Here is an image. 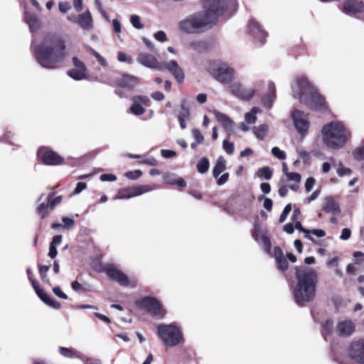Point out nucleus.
<instances>
[{
    "label": "nucleus",
    "mask_w": 364,
    "mask_h": 364,
    "mask_svg": "<svg viewBox=\"0 0 364 364\" xmlns=\"http://www.w3.org/2000/svg\"><path fill=\"white\" fill-rule=\"evenodd\" d=\"M156 188L154 184L141 185L122 188L116 196L117 199H128L132 197L140 196L144 193L151 191Z\"/></svg>",
    "instance_id": "f8f14e48"
},
{
    "label": "nucleus",
    "mask_w": 364,
    "mask_h": 364,
    "mask_svg": "<svg viewBox=\"0 0 364 364\" xmlns=\"http://www.w3.org/2000/svg\"><path fill=\"white\" fill-rule=\"evenodd\" d=\"M26 21L29 25V27L31 30H36L39 28V20L36 15L30 14L28 13L26 14Z\"/></svg>",
    "instance_id": "72a5a7b5"
},
{
    "label": "nucleus",
    "mask_w": 364,
    "mask_h": 364,
    "mask_svg": "<svg viewBox=\"0 0 364 364\" xmlns=\"http://www.w3.org/2000/svg\"><path fill=\"white\" fill-rule=\"evenodd\" d=\"M321 133L324 144L332 149H340L348 141V131L340 122H331L324 124Z\"/></svg>",
    "instance_id": "39448f33"
},
{
    "label": "nucleus",
    "mask_w": 364,
    "mask_h": 364,
    "mask_svg": "<svg viewBox=\"0 0 364 364\" xmlns=\"http://www.w3.org/2000/svg\"><path fill=\"white\" fill-rule=\"evenodd\" d=\"M225 161L223 158H219L213 167V176L215 178H218L220 174L225 170Z\"/></svg>",
    "instance_id": "2f4dec72"
},
{
    "label": "nucleus",
    "mask_w": 364,
    "mask_h": 364,
    "mask_svg": "<svg viewBox=\"0 0 364 364\" xmlns=\"http://www.w3.org/2000/svg\"><path fill=\"white\" fill-rule=\"evenodd\" d=\"M188 48L198 53L208 52L211 48V43L208 40H195L188 43Z\"/></svg>",
    "instance_id": "393cba45"
},
{
    "label": "nucleus",
    "mask_w": 364,
    "mask_h": 364,
    "mask_svg": "<svg viewBox=\"0 0 364 364\" xmlns=\"http://www.w3.org/2000/svg\"><path fill=\"white\" fill-rule=\"evenodd\" d=\"M272 154L277 159L283 160L286 159V153L282 151L277 146H274L272 149Z\"/></svg>",
    "instance_id": "de8ad7c7"
},
{
    "label": "nucleus",
    "mask_w": 364,
    "mask_h": 364,
    "mask_svg": "<svg viewBox=\"0 0 364 364\" xmlns=\"http://www.w3.org/2000/svg\"><path fill=\"white\" fill-rule=\"evenodd\" d=\"M74 68L68 71V75L75 80H80L86 77L87 68L83 62L77 57L73 58Z\"/></svg>",
    "instance_id": "aec40b11"
},
{
    "label": "nucleus",
    "mask_w": 364,
    "mask_h": 364,
    "mask_svg": "<svg viewBox=\"0 0 364 364\" xmlns=\"http://www.w3.org/2000/svg\"><path fill=\"white\" fill-rule=\"evenodd\" d=\"M315 182L316 181L313 177H309L306 179L305 183V189L307 192H309L312 189Z\"/></svg>",
    "instance_id": "338daca9"
},
{
    "label": "nucleus",
    "mask_w": 364,
    "mask_h": 364,
    "mask_svg": "<svg viewBox=\"0 0 364 364\" xmlns=\"http://www.w3.org/2000/svg\"><path fill=\"white\" fill-rule=\"evenodd\" d=\"M263 198H264V203H263L264 208L269 211L272 210V205H273V202H272V199H270L269 198H265L264 196H260L259 198V200H261Z\"/></svg>",
    "instance_id": "5fc2aeb1"
},
{
    "label": "nucleus",
    "mask_w": 364,
    "mask_h": 364,
    "mask_svg": "<svg viewBox=\"0 0 364 364\" xmlns=\"http://www.w3.org/2000/svg\"><path fill=\"white\" fill-rule=\"evenodd\" d=\"M91 53L97 59V61L102 65H107V60L104 57H102L99 53L95 51V50H92Z\"/></svg>",
    "instance_id": "0e129e2a"
},
{
    "label": "nucleus",
    "mask_w": 364,
    "mask_h": 364,
    "mask_svg": "<svg viewBox=\"0 0 364 364\" xmlns=\"http://www.w3.org/2000/svg\"><path fill=\"white\" fill-rule=\"evenodd\" d=\"M287 177L288 181H291L295 183H300L301 178V175L296 172L287 173Z\"/></svg>",
    "instance_id": "6e6d98bb"
},
{
    "label": "nucleus",
    "mask_w": 364,
    "mask_h": 364,
    "mask_svg": "<svg viewBox=\"0 0 364 364\" xmlns=\"http://www.w3.org/2000/svg\"><path fill=\"white\" fill-rule=\"evenodd\" d=\"M294 222H295L294 228H296V230H299L301 232H304L306 234L305 237L306 238H308L309 240H311L312 242H315L314 239L309 235V234H310L309 230L304 228L302 226L301 223L300 221H294Z\"/></svg>",
    "instance_id": "a19ab883"
},
{
    "label": "nucleus",
    "mask_w": 364,
    "mask_h": 364,
    "mask_svg": "<svg viewBox=\"0 0 364 364\" xmlns=\"http://www.w3.org/2000/svg\"><path fill=\"white\" fill-rule=\"evenodd\" d=\"M117 59L120 62L127 63L129 64L133 63V58L127 55L126 53L120 51L117 54Z\"/></svg>",
    "instance_id": "37998d69"
},
{
    "label": "nucleus",
    "mask_w": 364,
    "mask_h": 364,
    "mask_svg": "<svg viewBox=\"0 0 364 364\" xmlns=\"http://www.w3.org/2000/svg\"><path fill=\"white\" fill-rule=\"evenodd\" d=\"M296 284L293 294L295 301L300 306L311 302L316 297L318 274L315 269L299 266L295 267Z\"/></svg>",
    "instance_id": "7ed1b4c3"
},
{
    "label": "nucleus",
    "mask_w": 364,
    "mask_h": 364,
    "mask_svg": "<svg viewBox=\"0 0 364 364\" xmlns=\"http://www.w3.org/2000/svg\"><path fill=\"white\" fill-rule=\"evenodd\" d=\"M353 158L357 161L364 160V146L357 147L353 152Z\"/></svg>",
    "instance_id": "79ce46f5"
},
{
    "label": "nucleus",
    "mask_w": 364,
    "mask_h": 364,
    "mask_svg": "<svg viewBox=\"0 0 364 364\" xmlns=\"http://www.w3.org/2000/svg\"><path fill=\"white\" fill-rule=\"evenodd\" d=\"M191 115L189 108H188L184 103L181 105V110L178 117H181L183 118L189 119Z\"/></svg>",
    "instance_id": "603ef678"
},
{
    "label": "nucleus",
    "mask_w": 364,
    "mask_h": 364,
    "mask_svg": "<svg viewBox=\"0 0 364 364\" xmlns=\"http://www.w3.org/2000/svg\"><path fill=\"white\" fill-rule=\"evenodd\" d=\"M352 171L349 168L345 167L342 164H340L337 169V173L339 176L343 177L346 175H350Z\"/></svg>",
    "instance_id": "09e8293b"
},
{
    "label": "nucleus",
    "mask_w": 364,
    "mask_h": 364,
    "mask_svg": "<svg viewBox=\"0 0 364 364\" xmlns=\"http://www.w3.org/2000/svg\"><path fill=\"white\" fill-rule=\"evenodd\" d=\"M299 92L294 95L301 103L315 111H326L328 109L325 97H323L306 77L297 80Z\"/></svg>",
    "instance_id": "20e7f679"
},
{
    "label": "nucleus",
    "mask_w": 364,
    "mask_h": 364,
    "mask_svg": "<svg viewBox=\"0 0 364 364\" xmlns=\"http://www.w3.org/2000/svg\"><path fill=\"white\" fill-rule=\"evenodd\" d=\"M288 186L279 183L278 193L281 197H285L288 193Z\"/></svg>",
    "instance_id": "774afa93"
},
{
    "label": "nucleus",
    "mask_w": 364,
    "mask_h": 364,
    "mask_svg": "<svg viewBox=\"0 0 364 364\" xmlns=\"http://www.w3.org/2000/svg\"><path fill=\"white\" fill-rule=\"evenodd\" d=\"M207 71L222 84H230L234 79L235 70L220 60H209Z\"/></svg>",
    "instance_id": "423d86ee"
},
{
    "label": "nucleus",
    "mask_w": 364,
    "mask_h": 364,
    "mask_svg": "<svg viewBox=\"0 0 364 364\" xmlns=\"http://www.w3.org/2000/svg\"><path fill=\"white\" fill-rule=\"evenodd\" d=\"M261 240H262L264 246L265 247V248L268 251H269L270 248H271V246H272L269 237L266 234H262L261 235Z\"/></svg>",
    "instance_id": "052dcab7"
},
{
    "label": "nucleus",
    "mask_w": 364,
    "mask_h": 364,
    "mask_svg": "<svg viewBox=\"0 0 364 364\" xmlns=\"http://www.w3.org/2000/svg\"><path fill=\"white\" fill-rule=\"evenodd\" d=\"M192 135L194 137L196 141H197V143H203L204 137L199 129H193L192 130Z\"/></svg>",
    "instance_id": "864d4df0"
},
{
    "label": "nucleus",
    "mask_w": 364,
    "mask_h": 364,
    "mask_svg": "<svg viewBox=\"0 0 364 364\" xmlns=\"http://www.w3.org/2000/svg\"><path fill=\"white\" fill-rule=\"evenodd\" d=\"M155 38L160 42H165L167 41V36L164 31H159L154 34Z\"/></svg>",
    "instance_id": "69168bd1"
},
{
    "label": "nucleus",
    "mask_w": 364,
    "mask_h": 364,
    "mask_svg": "<svg viewBox=\"0 0 364 364\" xmlns=\"http://www.w3.org/2000/svg\"><path fill=\"white\" fill-rule=\"evenodd\" d=\"M274 257L275 259L277 268L281 272H285L289 268V263L284 255L283 250L279 246L274 248Z\"/></svg>",
    "instance_id": "b1692460"
},
{
    "label": "nucleus",
    "mask_w": 364,
    "mask_h": 364,
    "mask_svg": "<svg viewBox=\"0 0 364 364\" xmlns=\"http://www.w3.org/2000/svg\"><path fill=\"white\" fill-rule=\"evenodd\" d=\"M343 13L353 16L364 13V2L361 0H346L343 3Z\"/></svg>",
    "instance_id": "412c9836"
},
{
    "label": "nucleus",
    "mask_w": 364,
    "mask_h": 364,
    "mask_svg": "<svg viewBox=\"0 0 364 364\" xmlns=\"http://www.w3.org/2000/svg\"><path fill=\"white\" fill-rule=\"evenodd\" d=\"M262 228L261 227L257 225V224H255V226H254V229L252 230V237L255 240H258L259 238L261 239V235H262Z\"/></svg>",
    "instance_id": "3c124183"
},
{
    "label": "nucleus",
    "mask_w": 364,
    "mask_h": 364,
    "mask_svg": "<svg viewBox=\"0 0 364 364\" xmlns=\"http://www.w3.org/2000/svg\"><path fill=\"white\" fill-rule=\"evenodd\" d=\"M164 63V69H167L171 73L178 84L183 82L185 78L183 70L178 65L176 60H172Z\"/></svg>",
    "instance_id": "5701e85b"
},
{
    "label": "nucleus",
    "mask_w": 364,
    "mask_h": 364,
    "mask_svg": "<svg viewBox=\"0 0 364 364\" xmlns=\"http://www.w3.org/2000/svg\"><path fill=\"white\" fill-rule=\"evenodd\" d=\"M292 119L294 120V126L299 133L304 135L305 134L309 128V122L305 117L304 112L298 109H295L291 114Z\"/></svg>",
    "instance_id": "6ab92c4d"
},
{
    "label": "nucleus",
    "mask_w": 364,
    "mask_h": 364,
    "mask_svg": "<svg viewBox=\"0 0 364 364\" xmlns=\"http://www.w3.org/2000/svg\"><path fill=\"white\" fill-rule=\"evenodd\" d=\"M53 293L59 298L63 299H67L68 296L60 289V287H55L53 288Z\"/></svg>",
    "instance_id": "680f3d73"
},
{
    "label": "nucleus",
    "mask_w": 364,
    "mask_h": 364,
    "mask_svg": "<svg viewBox=\"0 0 364 364\" xmlns=\"http://www.w3.org/2000/svg\"><path fill=\"white\" fill-rule=\"evenodd\" d=\"M323 210L326 213H330L334 215L339 214L341 213L339 205L331 197L326 199Z\"/></svg>",
    "instance_id": "7c9ffc66"
},
{
    "label": "nucleus",
    "mask_w": 364,
    "mask_h": 364,
    "mask_svg": "<svg viewBox=\"0 0 364 364\" xmlns=\"http://www.w3.org/2000/svg\"><path fill=\"white\" fill-rule=\"evenodd\" d=\"M291 209H292V207H291V203L287 204L284 207V210H283V211H282V214L280 215V217H279V223H283V222L285 221V220L287 219L288 215L291 211Z\"/></svg>",
    "instance_id": "49530a36"
},
{
    "label": "nucleus",
    "mask_w": 364,
    "mask_h": 364,
    "mask_svg": "<svg viewBox=\"0 0 364 364\" xmlns=\"http://www.w3.org/2000/svg\"><path fill=\"white\" fill-rule=\"evenodd\" d=\"M157 334L164 345L173 347L183 341V333L175 324H159Z\"/></svg>",
    "instance_id": "0eeeda50"
},
{
    "label": "nucleus",
    "mask_w": 364,
    "mask_h": 364,
    "mask_svg": "<svg viewBox=\"0 0 364 364\" xmlns=\"http://www.w3.org/2000/svg\"><path fill=\"white\" fill-rule=\"evenodd\" d=\"M58 351L61 355L68 358H78V352L73 348L60 346Z\"/></svg>",
    "instance_id": "473e14b6"
},
{
    "label": "nucleus",
    "mask_w": 364,
    "mask_h": 364,
    "mask_svg": "<svg viewBox=\"0 0 364 364\" xmlns=\"http://www.w3.org/2000/svg\"><path fill=\"white\" fill-rule=\"evenodd\" d=\"M268 126L265 124H263L258 127H255L253 128V132L258 139L262 140L264 139L268 132Z\"/></svg>",
    "instance_id": "c9c22d12"
},
{
    "label": "nucleus",
    "mask_w": 364,
    "mask_h": 364,
    "mask_svg": "<svg viewBox=\"0 0 364 364\" xmlns=\"http://www.w3.org/2000/svg\"><path fill=\"white\" fill-rule=\"evenodd\" d=\"M257 108L253 107L251 112L246 113L245 121L249 124H253L255 122L257 117L256 114L257 112Z\"/></svg>",
    "instance_id": "ea45409f"
},
{
    "label": "nucleus",
    "mask_w": 364,
    "mask_h": 364,
    "mask_svg": "<svg viewBox=\"0 0 364 364\" xmlns=\"http://www.w3.org/2000/svg\"><path fill=\"white\" fill-rule=\"evenodd\" d=\"M135 305L138 309L144 310L152 316L158 318H164L166 314V310L164 308L162 304L152 296H144L136 301Z\"/></svg>",
    "instance_id": "6e6552de"
},
{
    "label": "nucleus",
    "mask_w": 364,
    "mask_h": 364,
    "mask_svg": "<svg viewBox=\"0 0 364 364\" xmlns=\"http://www.w3.org/2000/svg\"><path fill=\"white\" fill-rule=\"evenodd\" d=\"M247 26L249 33L261 44H264L268 34L262 28L260 23L255 19L252 18L249 21Z\"/></svg>",
    "instance_id": "a211bd4d"
},
{
    "label": "nucleus",
    "mask_w": 364,
    "mask_h": 364,
    "mask_svg": "<svg viewBox=\"0 0 364 364\" xmlns=\"http://www.w3.org/2000/svg\"><path fill=\"white\" fill-rule=\"evenodd\" d=\"M142 172L140 170L129 171L125 173L124 176L131 180H136L141 177Z\"/></svg>",
    "instance_id": "a18cd8bd"
},
{
    "label": "nucleus",
    "mask_w": 364,
    "mask_h": 364,
    "mask_svg": "<svg viewBox=\"0 0 364 364\" xmlns=\"http://www.w3.org/2000/svg\"><path fill=\"white\" fill-rule=\"evenodd\" d=\"M268 87L269 92L262 97V102L264 107L270 109L276 97V87L274 82H269Z\"/></svg>",
    "instance_id": "bb28decb"
},
{
    "label": "nucleus",
    "mask_w": 364,
    "mask_h": 364,
    "mask_svg": "<svg viewBox=\"0 0 364 364\" xmlns=\"http://www.w3.org/2000/svg\"><path fill=\"white\" fill-rule=\"evenodd\" d=\"M137 62L144 67L158 70H164V63L159 62L155 56L147 53H139L136 58Z\"/></svg>",
    "instance_id": "2eb2a0df"
},
{
    "label": "nucleus",
    "mask_w": 364,
    "mask_h": 364,
    "mask_svg": "<svg viewBox=\"0 0 364 364\" xmlns=\"http://www.w3.org/2000/svg\"><path fill=\"white\" fill-rule=\"evenodd\" d=\"M114 84L120 87L132 90L140 82V79L134 75L123 73L114 80Z\"/></svg>",
    "instance_id": "f3484780"
},
{
    "label": "nucleus",
    "mask_w": 364,
    "mask_h": 364,
    "mask_svg": "<svg viewBox=\"0 0 364 364\" xmlns=\"http://www.w3.org/2000/svg\"><path fill=\"white\" fill-rule=\"evenodd\" d=\"M350 359L357 363L364 364V339H358L350 343L348 349Z\"/></svg>",
    "instance_id": "ddd939ff"
},
{
    "label": "nucleus",
    "mask_w": 364,
    "mask_h": 364,
    "mask_svg": "<svg viewBox=\"0 0 364 364\" xmlns=\"http://www.w3.org/2000/svg\"><path fill=\"white\" fill-rule=\"evenodd\" d=\"M105 273L110 279L117 282L122 287H136L135 282H131L128 277L120 269L115 267H108L105 269Z\"/></svg>",
    "instance_id": "4468645a"
},
{
    "label": "nucleus",
    "mask_w": 364,
    "mask_h": 364,
    "mask_svg": "<svg viewBox=\"0 0 364 364\" xmlns=\"http://www.w3.org/2000/svg\"><path fill=\"white\" fill-rule=\"evenodd\" d=\"M230 91L235 96L245 100H249L254 96L255 90L245 88L240 83L235 82L229 85Z\"/></svg>",
    "instance_id": "4be33fe9"
},
{
    "label": "nucleus",
    "mask_w": 364,
    "mask_h": 364,
    "mask_svg": "<svg viewBox=\"0 0 364 364\" xmlns=\"http://www.w3.org/2000/svg\"><path fill=\"white\" fill-rule=\"evenodd\" d=\"M223 147L225 152L228 154H232L234 152L235 146L232 142L228 140H224L223 142Z\"/></svg>",
    "instance_id": "8fccbe9b"
},
{
    "label": "nucleus",
    "mask_w": 364,
    "mask_h": 364,
    "mask_svg": "<svg viewBox=\"0 0 364 364\" xmlns=\"http://www.w3.org/2000/svg\"><path fill=\"white\" fill-rule=\"evenodd\" d=\"M299 155L300 158L302 159L304 164H309L311 160V156L309 152L305 150L299 151Z\"/></svg>",
    "instance_id": "bf43d9fd"
},
{
    "label": "nucleus",
    "mask_w": 364,
    "mask_h": 364,
    "mask_svg": "<svg viewBox=\"0 0 364 364\" xmlns=\"http://www.w3.org/2000/svg\"><path fill=\"white\" fill-rule=\"evenodd\" d=\"M130 21L132 26L137 29L144 28V24L141 23L140 17L137 15H132L130 18Z\"/></svg>",
    "instance_id": "c03bdc74"
},
{
    "label": "nucleus",
    "mask_w": 364,
    "mask_h": 364,
    "mask_svg": "<svg viewBox=\"0 0 364 364\" xmlns=\"http://www.w3.org/2000/svg\"><path fill=\"white\" fill-rule=\"evenodd\" d=\"M71 288L74 291L80 294H85L92 291V285L87 282H83L81 275H78L77 280L71 283Z\"/></svg>",
    "instance_id": "cd10ccee"
},
{
    "label": "nucleus",
    "mask_w": 364,
    "mask_h": 364,
    "mask_svg": "<svg viewBox=\"0 0 364 364\" xmlns=\"http://www.w3.org/2000/svg\"><path fill=\"white\" fill-rule=\"evenodd\" d=\"M55 193L54 192L50 193L47 196L46 203H41L37 206L36 211L41 219L44 220L48 218L50 213L62 202L63 196H55Z\"/></svg>",
    "instance_id": "9b49d317"
},
{
    "label": "nucleus",
    "mask_w": 364,
    "mask_h": 364,
    "mask_svg": "<svg viewBox=\"0 0 364 364\" xmlns=\"http://www.w3.org/2000/svg\"><path fill=\"white\" fill-rule=\"evenodd\" d=\"M62 221L63 223V228L65 229H69L75 224L74 220L68 217H63Z\"/></svg>",
    "instance_id": "4d7b16f0"
},
{
    "label": "nucleus",
    "mask_w": 364,
    "mask_h": 364,
    "mask_svg": "<svg viewBox=\"0 0 364 364\" xmlns=\"http://www.w3.org/2000/svg\"><path fill=\"white\" fill-rule=\"evenodd\" d=\"M235 5V0H204V14L196 13L180 21L179 28L188 33H200L208 24L215 23L225 11Z\"/></svg>",
    "instance_id": "f257e3e1"
},
{
    "label": "nucleus",
    "mask_w": 364,
    "mask_h": 364,
    "mask_svg": "<svg viewBox=\"0 0 364 364\" xmlns=\"http://www.w3.org/2000/svg\"><path fill=\"white\" fill-rule=\"evenodd\" d=\"M176 177L175 175L171 173H166L164 176V182L166 184L174 185Z\"/></svg>",
    "instance_id": "13d9d810"
},
{
    "label": "nucleus",
    "mask_w": 364,
    "mask_h": 364,
    "mask_svg": "<svg viewBox=\"0 0 364 364\" xmlns=\"http://www.w3.org/2000/svg\"><path fill=\"white\" fill-rule=\"evenodd\" d=\"M209 167V160L206 157L201 158L196 165L197 171L200 173H206L208 171Z\"/></svg>",
    "instance_id": "4c0bfd02"
},
{
    "label": "nucleus",
    "mask_w": 364,
    "mask_h": 364,
    "mask_svg": "<svg viewBox=\"0 0 364 364\" xmlns=\"http://www.w3.org/2000/svg\"><path fill=\"white\" fill-rule=\"evenodd\" d=\"M38 267L39 274L41 276L42 281L46 283L48 285L51 286L52 284L47 277V272L49 271L50 265H43L41 264H38Z\"/></svg>",
    "instance_id": "f704fd0d"
},
{
    "label": "nucleus",
    "mask_w": 364,
    "mask_h": 364,
    "mask_svg": "<svg viewBox=\"0 0 364 364\" xmlns=\"http://www.w3.org/2000/svg\"><path fill=\"white\" fill-rule=\"evenodd\" d=\"M77 23L84 30H91L93 26L92 17L89 11L78 15L77 18Z\"/></svg>",
    "instance_id": "c85d7f7f"
},
{
    "label": "nucleus",
    "mask_w": 364,
    "mask_h": 364,
    "mask_svg": "<svg viewBox=\"0 0 364 364\" xmlns=\"http://www.w3.org/2000/svg\"><path fill=\"white\" fill-rule=\"evenodd\" d=\"M132 104L129 108L130 112L136 116H140L145 113L146 109L143 106H149L150 100L146 95H135L132 98Z\"/></svg>",
    "instance_id": "dca6fc26"
},
{
    "label": "nucleus",
    "mask_w": 364,
    "mask_h": 364,
    "mask_svg": "<svg viewBox=\"0 0 364 364\" xmlns=\"http://www.w3.org/2000/svg\"><path fill=\"white\" fill-rule=\"evenodd\" d=\"M336 328L340 336L348 337L355 331L353 323L347 321L339 322Z\"/></svg>",
    "instance_id": "c756f323"
},
{
    "label": "nucleus",
    "mask_w": 364,
    "mask_h": 364,
    "mask_svg": "<svg viewBox=\"0 0 364 364\" xmlns=\"http://www.w3.org/2000/svg\"><path fill=\"white\" fill-rule=\"evenodd\" d=\"M26 273L28 280L31 283L36 294L41 299V301L55 309H60L61 308V304L48 296L46 292L42 288H41L38 282L33 277V272L30 268L27 269Z\"/></svg>",
    "instance_id": "9d476101"
},
{
    "label": "nucleus",
    "mask_w": 364,
    "mask_h": 364,
    "mask_svg": "<svg viewBox=\"0 0 364 364\" xmlns=\"http://www.w3.org/2000/svg\"><path fill=\"white\" fill-rule=\"evenodd\" d=\"M66 43L64 38L55 33H47L42 42L33 50L36 61L43 68L55 69L66 57Z\"/></svg>",
    "instance_id": "f03ea898"
},
{
    "label": "nucleus",
    "mask_w": 364,
    "mask_h": 364,
    "mask_svg": "<svg viewBox=\"0 0 364 364\" xmlns=\"http://www.w3.org/2000/svg\"><path fill=\"white\" fill-rule=\"evenodd\" d=\"M100 178L102 181H114L117 180V176L112 173H103Z\"/></svg>",
    "instance_id": "e2e57ef3"
},
{
    "label": "nucleus",
    "mask_w": 364,
    "mask_h": 364,
    "mask_svg": "<svg viewBox=\"0 0 364 364\" xmlns=\"http://www.w3.org/2000/svg\"><path fill=\"white\" fill-rule=\"evenodd\" d=\"M257 176L259 178H264L267 180H269L272 177V171L269 166H264L258 169Z\"/></svg>",
    "instance_id": "58836bf2"
},
{
    "label": "nucleus",
    "mask_w": 364,
    "mask_h": 364,
    "mask_svg": "<svg viewBox=\"0 0 364 364\" xmlns=\"http://www.w3.org/2000/svg\"><path fill=\"white\" fill-rule=\"evenodd\" d=\"M333 321L331 318H328L323 324L321 333L323 336L326 338V336L333 333Z\"/></svg>",
    "instance_id": "e433bc0d"
},
{
    "label": "nucleus",
    "mask_w": 364,
    "mask_h": 364,
    "mask_svg": "<svg viewBox=\"0 0 364 364\" xmlns=\"http://www.w3.org/2000/svg\"><path fill=\"white\" fill-rule=\"evenodd\" d=\"M37 158L46 166H59L65 163V159L58 153L46 146H41L37 151Z\"/></svg>",
    "instance_id": "1a4fd4ad"
},
{
    "label": "nucleus",
    "mask_w": 364,
    "mask_h": 364,
    "mask_svg": "<svg viewBox=\"0 0 364 364\" xmlns=\"http://www.w3.org/2000/svg\"><path fill=\"white\" fill-rule=\"evenodd\" d=\"M214 114L218 121L222 124L224 129L230 135L234 132V122L228 115L219 111H214Z\"/></svg>",
    "instance_id": "a878e982"
}]
</instances>
